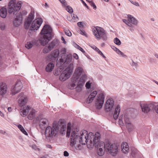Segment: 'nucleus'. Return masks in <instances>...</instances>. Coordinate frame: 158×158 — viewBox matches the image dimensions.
<instances>
[{"instance_id": "1", "label": "nucleus", "mask_w": 158, "mask_h": 158, "mask_svg": "<svg viewBox=\"0 0 158 158\" xmlns=\"http://www.w3.org/2000/svg\"><path fill=\"white\" fill-rule=\"evenodd\" d=\"M100 135L98 132L96 133L94 135L92 132L88 134L86 130L79 131L78 129L76 128L71 133L70 145L78 150L82 149L81 145L78 143L82 145L87 144L88 147L89 148H92L94 146L98 148L97 153L100 156L104 154L105 151L113 156L117 154L118 148L117 145L109 142L105 143L100 141Z\"/></svg>"}, {"instance_id": "2", "label": "nucleus", "mask_w": 158, "mask_h": 158, "mask_svg": "<svg viewBox=\"0 0 158 158\" xmlns=\"http://www.w3.org/2000/svg\"><path fill=\"white\" fill-rule=\"evenodd\" d=\"M66 130L65 123L60 120L58 123H54L52 127L48 126L45 130V135L47 137H51L53 136H56L58 131L62 135L65 134Z\"/></svg>"}, {"instance_id": "3", "label": "nucleus", "mask_w": 158, "mask_h": 158, "mask_svg": "<svg viewBox=\"0 0 158 158\" xmlns=\"http://www.w3.org/2000/svg\"><path fill=\"white\" fill-rule=\"evenodd\" d=\"M97 94L95 102V106L97 109H100L102 107L104 102L105 94L104 92L101 91L98 94L96 91L91 92L87 99L86 102L88 104L91 103Z\"/></svg>"}, {"instance_id": "4", "label": "nucleus", "mask_w": 158, "mask_h": 158, "mask_svg": "<svg viewBox=\"0 0 158 158\" xmlns=\"http://www.w3.org/2000/svg\"><path fill=\"white\" fill-rule=\"evenodd\" d=\"M40 34L43 35L40 41L42 45L46 44L50 40L53 35L52 29L48 25H45L42 30Z\"/></svg>"}, {"instance_id": "5", "label": "nucleus", "mask_w": 158, "mask_h": 158, "mask_svg": "<svg viewBox=\"0 0 158 158\" xmlns=\"http://www.w3.org/2000/svg\"><path fill=\"white\" fill-rule=\"evenodd\" d=\"M92 31L95 38L98 40L101 39L106 41L108 39L107 33L102 28L96 27L92 29Z\"/></svg>"}, {"instance_id": "6", "label": "nucleus", "mask_w": 158, "mask_h": 158, "mask_svg": "<svg viewBox=\"0 0 158 158\" xmlns=\"http://www.w3.org/2000/svg\"><path fill=\"white\" fill-rule=\"evenodd\" d=\"M73 64H70L69 66L61 73L60 76V80L61 81H64L71 76L73 72Z\"/></svg>"}, {"instance_id": "7", "label": "nucleus", "mask_w": 158, "mask_h": 158, "mask_svg": "<svg viewBox=\"0 0 158 158\" xmlns=\"http://www.w3.org/2000/svg\"><path fill=\"white\" fill-rule=\"evenodd\" d=\"M127 20L123 19L122 20L128 26L131 28L130 29L132 31L133 30L131 28L133 27L132 24L136 25L138 21L134 17L130 15H127Z\"/></svg>"}, {"instance_id": "8", "label": "nucleus", "mask_w": 158, "mask_h": 158, "mask_svg": "<svg viewBox=\"0 0 158 158\" xmlns=\"http://www.w3.org/2000/svg\"><path fill=\"white\" fill-rule=\"evenodd\" d=\"M15 3L16 0H11L8 5L7 10L9 14H13V15L16 14L18 12L15 10Z\"/></svg>"}, {"instance_id": "9", "label": "nucleus", "mask_w": 158, "mask_h": 158, "mask_svg": "<svg viewBox=\"0 0 158 158\" xmlns=\"http://www.w3.org/2000/svg\"><path fill=\"white\" fill-rule=\"evenodd\" d=\"M22 88V84L20 81H18L16 84L11 89V94L14 95L20 91Z\"/></svg>"}, {"instance_id": "10", "label": "nucleus", "mask_w": 158, "mask_h": 158, "mask_svg": "<svg viewBox=\"0 0 158 158\" xmlns=\"http://www.w3.org/2000/svg\"><path fill=\"white\" fill-rule=\"evenodd\" d=\"M42 20L40 18H38L35 19L32 23L30 28L31 31L37 30L40 27L42 23Z\"/></svg>"}, {"instance_id": "11", "label": "nucleus", "mask_w": 158, "mask_h": 158, "mask_svg": "<svg viewBox=\"0 0 158 158\" xmlns=\"http://www.w3.org/2000/svg\"><path fill=\"white\" fill-rule=\"evenodd\" d=\"M114 105V101L112 98H109L105 104L104 109L106 112L110 111L112 109Z\"/></svg>"}, {"instance_id": "12", "label": "nucleus", "mask_w": 158, "mask_h": 158, "mask_svg": "<svg viewBox=\"0 0 158 158\" xmlns=\"http://www.w3.org/2000/svg\"><path fill=\"white\" fill-rule=\"evenodd\" d=\"M142 111L145 113H148L150 110L153 111L154 104L152 103L144 104L141 105Z\"/></svg>"}, {"instance_id": "13", "label": "nucleus", "mask_w": 158, "mask_h": 158, "mask_svg": "<svg viewBox=\"0 0 158 158\" xmlns=\"http://www.w3.org/2000/svg\"><path fill=\"white\" fill-rule=\"evenodd\" d=\"M85 74V72L83 68L81 67H77L75 70L73 77H75V78L78 79L79 77L81 75Z\"/></svg>"}, {"instance_id": "14", "label": "nucleus", "mask_w": 158, "mask_h": 158, "mask_svg": "<svg viewBox=\"0 0 158 158\" xmlns=\"http://www.w3.org/2000/svg\"><path fill=\"white\" fill-rule=\"evenodd\" d=\"M34 12L31 11L30 12L27 19L25 22L24 27L25 29H27L29 28L32 21L34 19Z\"/></svg>"}, {"instance_id": "15", "label": "nucleus", "mask_w": 158, "mask_h": 158, "mask_svg": "<svg viewBox=\"0 0 158 158\" xmlns=\"http://www.w3.org/2000/svg\"><path fill=\"white\" fill-rule=\"evenodd\" d=\"M23 17L21 13H19L13 21V24L15 27H18L22 23Z\"/></svg>"}, {"instance_id": "16", "label": "nucleus", "mask_w": 158, "mask_h": 158, "mask_svg": "<svg viewBox=\"0 0 158 158\" xmlns=\"http://www.w3.org/2000/svg\"><path fill=\"white\" fill-rule=\"evenodd\" d=\"M18 103L20 106H23L25 105L27 101V98L24 93L22 92L19 94L18 96Z\"/></svg>"}, {"instance_id": "17", "label": "nucleus", "mask_w": 158, "mask_h": 158, "mask_svg": "<svg viewBox=\"0 0 158 158\" xmlns=\"http://www.w3.org/2000/svg\"><path fill=\"white\" fill-rule=\"evenodd\" d=\"M123 115H121L118 118V122L120 125L123 126L125 123L127 125L131 123L127 115H124L123 120Z\"/></svg>"}, {"instance_id": "18", "label": "nucleus", "mask_w": 158, "mask_h": 158, "mask_svg": "<svg viewBox=\"0 0 158 158\" xmlns=\"http://www.w3.org/2000/svg\"><path fill=\"white\" fill-rule=\"evenodd\" d=\"M39 119V125L42 129H44L47 127L48 124V121L46 118H41L40 117L38 118Z\"/></svg>"}, {"instance_id": "19", "label": "nucleus", "mask_w": 158, "mask_h": 158, "mask_svg": "<svg viewBox=\"0 0 158 158\" xmlns=\"http://www.w3.org/2000/svg\"><path fill=\"white\" fill-rule=\"evenodd\" d=\"M8 92L7 85L5 83H2L0 84V96H4Z\"/></svg>"}, {"instance_id": "20", "label": "nucleus", "mask_w": 158, "mask_h": 158, "mask_svg": "<svg viewBox=\"0 0 158 158\" xmlns=\"http://www.w3.org/2000/svg\"><path fill=\"white\" fill-rule=\"evenodd\" d=\"M60 54L59 56L58 59H59V60L61 63H64L65 62V60L64 58L66 56V49L65 48H62L60 52Z\"/></svg>"}, {"instance_id": "21", "label": "nucleus", "mask_w": 158, "mask_h": 158, "mask_svg": "<svg viewBox=\"0 0 158 158\" xmlns=\"http://www.w3.org/2000/svg\"><path fill=\"white\" fill-rule=\"evenodd\" d=\"M121 148L122 152L125 154H127L129 152V147L126 142L122 144Z\"/></svg>"}, {"instance_id": "22", "label": "nucleus", "mask_w": 158, "mask_h": 158, "mask_svg": "<svg viewBox=\"0 0 158 158\" xmlns=\"http://www.w3.org/2000/svg\"><path fill=\"white\" fill-rule=\"evenodd\" d=\"M86 77L87 76L86 74L81 75L77 83L79 84V87H81L83 86L86 79Z\"/></svg>"}, {"instance_id": "23", "label": "nucleus", "mask_w": 158, "mask_h": 158, "mask_svg": "<svg viewBox=\"0 0 158 158\" xmlns=\"http://www.w3.org/2000/svg\"><path fill=\"white\" fill-rule=\"evenodd\" d=\"M78 81V79H77V78H75V77H72L71 82L69 86L70 89H72L76 87V85L77 84Z\"/></svg>"}, {"instance_id": "24", "label": "nucleus", "mask_w": 158, "mask_h": 158, "mask_svg": "<svg viewBox=\"0 0 158 158\" xmlns=\"http://www.w3.org/2000/svg\"><path fill=\"white\" fill-rule=\"evenodd\" d=\"M60 52L59 50L57 49L53 51L51 53V58L54 60H56L57 59V60H58L59 59H58V58L59 57V54Z\"/></svg>"}, {"instance_id": "25", "label": "nucleus", "mask_w": 158, "mask_h": 158, "mask_svg": "<svg viewBox=\"0 0 158 158\" xmlns=\"http://www.w3.org/2000/svg\"><path fill=\"white\" fill-rule=\"evenodd\" d=\"M7 14V9L6 7H3L0 10V16L3 18H5Z\"/></svg>"}, {"instance_id": "26", "label": "nucleus", "mask_w": 158, "mask_h": 158, "mask_svg": "<svg viewBox=\"0 0 158 158\" xmlns=\"http://www.w3.org/2000/svg\"><path fill=\"white\" fill-rule=\"evenodd\" d=\"M120 110V106L118 105L115 108L113 117L114 119H116L118 118V115Z\"/></svg>"}, {"instance_id": "27", "label": "nucleus", "mask_w": 158, "mask_h": 158, "mask_svg": "<svg viewBox=\"0 0 158 158\" xmlns=\"http://www.w3.org/2000/svg\"><path fill=\"white\" fill-rule=\"evenodd\" d=\"M29 110V107L28 106H25L24 107L22 111L20 112L21 115L23 117L26 116L28 113Z\"/></svg>"}, {"instance_id": "28", "label": "nucleus", "mask_w": 158, "mask_h": 158, "mask_svg": "<svg viewBox=\"0 0 158 158\" xmlns=\"http://www.w3.org/2000/svg\"><path fill=\"white\" fill-rule=\"evenodd\" d=\"M54 67V64L50 63L47 65L45 68L46 71L47 72H50L52 71Z\"/></svg>"}, {"instance_id": "29", "label": "nucleus", "mask_w": 158, "mask_h": 158, "mask_svg": "<svg viewBox=\"0 0 158 158\" xmlns=\"http://www.w3.org/2000/svg\"><path fill=\"white\" fill-rule=\"evenodd\" d=\"M35 116V110L34 109H32L28 115V118L31 120L33 119Z\"/></svg>"}, {"instance_id": "30", "label": "nucleus", "mask_w": 158, "mask_h": 158, "mask_svg": "<svg viewBox=\"0 0 158 158\" xmlns=\"http://www.w3.org/2000/svg\"><path fill=\"white\" fill-rule=\"evenodd\" d=\"M64 58L66 59L65 60V62L64 63H66L67 64H68L72 61V55L71 54H69L67 55Z\"/></svg>"}, {"instance_id": "31", "label": "nucleus", "mask_w": 158, "mask_h": 158, "mask_svg": "<svg viewBox=\"0 0 158 158\" xmlns=\"http://www.w3.org/2000/svg\"><path fill=\"white\" fill-rule=\"evenodd\" d=\"M71 123H69L68 124L67 127V131L66 132V136L67 137H69L70 135V131H71Z\"/></svg>"}, {"instance_id": "32", "label": "nucleus", "mask_w": 158, "mask_h": 158, "mask_svg": "<svg viewBox=\"0 0 158 158\" xmlns=\"http://www.w3.org/2000/svg\"><path fill=\"white\" fill-rule=\"evenodd\" d=\"M57 43L58 41L56 40H54L48 44V46H49L50 48L52 49Z\"/></svg>"}, {"instance_id": "33", "label": "nucleus", "mask_w": 158, "mask_h": 158, "mask_svg": "<svg viewBox=\"0 0 158 158\" xmlns=\"http://www.w3.org/2000/svg\"><path fill=\"white\" fill-rule=\"evenodd\" d=\"M19 129L22 131L24 134L26 135H27L28 134L23 128V127L20 124H19L17 126Z\"/></svg>"}, {"instance_id": "34", "label": "nucleus", "mask_w": 158, "mask_h": 158, "mask_svg": "<svg viewBox=\"0 0 158 158\" xmlns=\"http://www.w3.org/2000/svg\"><path fill=\"white\" fill-rule=\"evenodd\" d=\"M126 126L129 131H131L135 128L134 125L131 123L127 125Z\"/></svg>"}, {"instance_id": "35", "label": "nucleus", "mask_w": 158, "mask_h": 158, "mask_svg": "<svg viewBox=\"0 0 158 158\" xmlns=\"http://www.w3.org/2000/svg\"><path fill=\"white\" fill-rule=\"evenodd\" d=\"M130 64L134 70L136 69L138 66V64L136 62H134L133 60H132L131 62L130 63Z\"/></svg>"}, {"instance_id": "36", "label": "nucleus", "mask_w": 158, "mask_h": 158, "mask_svg": "<svg viewBox=\"0 0 158 158\" xmlns=\"http://www.w3.org/2000/svg\"><path fill=\"white\" fill-rule=\"evenodd\" d=\"M15 10L18 12L22 6L21 2V1L19 2L17 4L15 3Z\"/></svg>"}, {"instance_id": "37", "label": "nucleus", "mask_w": 158, "mask_h": 158, "mask_svg": "<svg viewBox=\"0 0 158 158\" xmlns=\"http://www.w3.org/2000/svg\"><path fill=\"white\" fill-rule=\"evenodd\" d=\"M33 46V44H32L31 41L27 42L25 44V47L28 49H29L31 48Z\"/></svg>"}, {"instance_id": "38", "label": "nucleus", "mask_w": 158, "mask_h": 158, "mask_svg": "<svg viewBox=\"0 0 158 158\" xmlns=\"http://www.w3.org/2000/svg\"><path fill=\"white\" fill-rule=\"evenodd\" d=\"M66 7V10L70 13H72L73 12V10L72 8L70 7V6H65Z\"/></svg>"}, {"instance_id": "39", "label": "nucleus", "mask_w": 158, "mask_h": 158, "mask_svg": "<svg viewBox=\"0 0 158 158\" xmlns=\"http://www.w3.org/2000/svg\"><path fill=\"white\" fill-rule=\"evenodd\" d=\"M52 49L50 48L49 46H45L44 49V52L47 53L51 51Z\"/></svg>"}, {"instance_id": "40", "label": "nucleus", "mask_w": 158, "mask_h": 158, "mask_svg": "<svg viewBox=\"0 0 158 158\" xmlns=\"http://www.w3.org/2000/svg\"><path fill=\"white\" fill-rule=\"evenodd\" d=\"M114 43L118 45H120L121 43L120 41L117 38L114 39Z\"/></svg>"}, {"instance_id": "41", "label": "nucleus", "mask_w": 158, "mask_h": 158, "mask_svg": "<svg viewBox=\"0 0 158 158\" xmlns=\"http://www.w3.org/2000/svg\"><path fill=\"white\" fill-rule=\"evenodd\" d=\"M117 53L123 57H126V56L125 55L123 52H121L119 49L116 52Z\"/></svg>"}, {"instance_id": "42", "label": "nucleus", "mask_w": 158, "mask_h": 158, "mask_svg": "<svg viewBox=\"0 0 158 158\" xmlns=\"http://www.w3.org/2000/svg\"><path fill=\"white\" fill-rule=\"evenodd\" d=\"M33 149L35 150H38L39 151L40 150V149L37 148L36 145L35 144H33L32 145H30V146Z\"/></svg>"}, {"instance_id": "43", "label": "nucleus", "mask_w": 158, "mask_h": 158, "mask_svg": "<svg viewBox=\"0 0 158 158\" xmlns=\"http://www.w3.org/2000/svg\"><path fill=\"white\" fill-rule=\"evenodd\" d=\"M65 34L69 36H70L72 35L71 33L69 30H66L64 31Z\"/></svg>"}, {"instance_id": "44", "label": "nucleus", "mask_w": 158, "mask_h": 158, "mask_svg": "<svg viewBox=\"0 0 158 158\" xmlns=\"http://www.w3.org/2000/svg\"><path fill=\"white\" fill-rule=\"evenodd\" d=\"M71 16L72 18L75 19V22L79 20L78 18L77 15H75L73 14L72 15H71Z\"/></svg>"}, {"instance_id": "45", "label": "nucleus", "mask_w": 158, "mask_h": 158, "mask_svg": "<svg viewBox=\"0 0 158 158\" xmlns=\"http://www.w3.org/2000/svg\"><path fill=\"white\" fill-rule=\"evenodd\" d=\"M62 4L63 6H65L67 5V3L65 0H59Z\"/></svg>"}, {"instance_id": "46", "label": "nucleus", "mask_w": 158, "mask_h": 158, "mask_svg": "<svg viewBox=\"0 0 158 158\" xmlns=\"http://www.w3.org/2000/svg\"><path fill=\"white\" fill-rule=\"evenodd\" d=\"M131 3L133 4L134 5L139 6V3L133 1L131 0H128Z\"/></svg>"}, {"instance_id": "47", "label": "nucleus", "mask_w": 158, "mask_h": 158, "mask_svg": "<svg viewBox=\"0 0 158 158\" xmlns=\"http://www.w3.org/2000/svg\"><path fill=\"white\" fill-rule=\"evenodd\" d=\"M76 48L79 50L80 51H81V52H82L84 53L85 52V51L83 50V49L81 47L79 46V45H77V44H76Z\"/></svg>"}, {"instance_id": "48", "label": "nucleus", "mask_w": 158, "mask_h": 158, "mask_svg": "<svg viewBox=\"0 0 158 158\" xmlns=\"http://www.w3.org/2000/svg\"><path fill=\"white\" fill-rule=\"evenodd\" d=\"M153 107V110H154L158 114V105L154 104Z\"/></svg>"}, {"instance_id": "49", "label": "nucleus", "mask_w": 158, "mask_h": 158, "mask_svg": "<svg viewBox=\"0 0 158 158\" xmlns=\"http://www.w3.org/2000/svg\"><path fill=\"white\" fill-rule=\"evenodd\" d=\"M78 32L79 33H80V34H82V35H85V32L84 31H82L80 29H79V30H78Z\"/></svg>"}, {"instance_id": "50", "label": "nucleus", "mask_w": 158, "mask_h": 158, "mask_svg": "<svg viewBox=\"0 0 158 158\" xmlns=\"http://www.w3.org/2000/svg\"><path fill=\"white\" fill-rule=\"evenodd\" d=\"M90 83L89 82H86L85 85V87L87 89H89L90 87Z\"/></svg>"}, {"instance_id": "51", "label": "nucleus", "mask_w": 158, "mask_h": 158, "mask_svg": "<svg viewBox=\"0 0 158 158\" xmlns=\"http://www.w3.org/2000/svg\"><path fill=\"white\" fill-rule=\"evenodd\" d=\"M77 25L80 27H83V26L82 24V22H78L77 23Z\"/></svg>"}, {"instance_id": "52", "label": "nucleus", "mask_w": 158, "mask_h": 158, "mask_svg": "<svg viewBox=\"0 0 158 158\" xmlns=\"http://www.w3.org/2000/svg\"><path fill=\"white\" fill-rule=\"evenodd\" d=\"M82 87H79V84H77V85L76 87L77 90V91H80L81 90Z\"/></svg>"}, {"instance_id": "53", "label": "nucleus", "mask_w": 158, "mask_h": 158, "mask_svg": "<svg viewBox=\"0 0 158 158\" xmlns=\"http://www.w3.org/2000/svg\"><path fill=\"white\" fill-rule=\"evenodd\" d=\"M97 49H98V54L102 55L103 58H105V56L103 55L102 52L98 48Z\"/></svg>"}, {"instance_id": "54", "label": "nucleus", "mask_w": 158, "mask_h": 158, "mask_svg": "<svg viewBox=\"0 0 158 158\" xmlns=\"http://www.w3.org/2000/svg\"><path fill=\"white\" fill-rule=\"evenodd\" d=\"M38 41H37L35 40H33L31 41V42L32 43V44H33V45L34 44H35L36 45H38Z\"/></svg>"}, {"instance_id": "55", "label": "nucleus", "mask_w": 158, "mask_h": 158, "mask_svg": "<svg viewBox=\"0 0 158 158\" xmlns=\"http://www.w3.org/2000/svg\"><path fill=\"white\" fill-rule=\"evenodd\" d=\"M90 3L91 6L93 7L94 9H95L96 8V6L93 2Z\"/></svg>"}, {"instance_id": "56", "label": "nucleus", "mask_w": 158, "mask_h": 158, "mask_svg": "<svg viewBox=\"0 0 158 158\" xmlns=\"http://www.w3.org/2000/svg\"><path fill=\"white\" fill-rule=\"evenodd\" d=\"M21 13L22 16L23 15H26L27 13V11L25 10H23L21 13Z\"/></svg>"}, {"instance_id": "57", "label": "nucleus", "mask_w": 158, "mask_h": 158, "mask_svg": "<svg viewBox=\"0 0 158 158\" xmlns=\"http://www.w3.org/2000/svg\"><path fill=\"white\" fill-rule=\"evenodd\" d=\"M64 155L65 156H69V153L67 151H65L64 152Z\"/></svg>"}, {"instance_id": "58", "label": "nucleus", "mask_w": 158, "mask_h": 158, "mask_svg": "<svg viewBox=\"0 0 158 158\" xmlns=\"http://www.w3.org/2000/svg\"><path fill=\"white\" fill-rule=\"evenodd\" d=\"M111 48L113 50H114L116 52H117V51L118 50V48H116V47H115L114 46H113L111 47Z\"/></svg>"}, {"instance_id": "59", "label": "nucleus", "mask_w": 158, "mask_h": 158, "mask_svg": "<svg viewBox=\"0 0 158 158\" xmlns=\"http://www.w3.org/2000/svg\"><path fill=\"white\" fill-rule=\"evenodd\" d=\"M54 75L56 76H57L59 75V73L58 71V70H56L54 72Z\"/></svg>"}, {"instance_id": "60", "label": "nucleus", "mask_w": 158, "mask_h": 158, "mask_svg": "<svg viewBox=\"0 0 158 158\" xmlns=\"http://www.w3.org/2000/svg\"><path fill=\"white\" fill-rule=\"evenodd\" d=\"M73 56L76 59H77L78 58V56L77 54L75 53L73 54Z\"/></svg>"}, {"instance_id": "61", "label": "nucleus", "mask_w": 158, "mask_h": 158, "mask_svg": "<svg viewBox=\"0 0 158 158\" xmlns=\"http://www.w3.org/2000/svg\"><path fill=\"white\" fill-rule=\"evenodd\" d=\"M82 2V3L87 8H88V6L87 5L86 3L83 0H80Z\"/></svg>"}, {"instance_id": "62", "label": "nucleus", "mask_w": 158, "mask_h": 158, "mask_svg": "<svg viewBox=\"0 0 158 158\" xmlns=\"http://www.w3.org/2000/svg\"><path fill=\"white\" fill-rule=\"evenodd\" d=\"M92 48L93 49H94L95 50H96L98 53V49H97L98 48H97L96 46H93L92 47Z\"/></svg>"}, {"instance_id": "63", "label": "nucleus", "mask_w": 158, "mask_h": 158, "mask_svg": "<svg viewBox=\"0 0 158 158\" xmlns=\"http://www.w3.org/2000/svg\"><path fill=\"white\" fill-rule=\"evenodd\" d=\"M158 138V136H157L156 134L154 136V138L155 139H157Z\"/></svg>"}, {"instance_id": "64", "label": "nucleus", "mask_w": 158, "mask_h": 158, "mask_svg": "<svg viewBox=\"0 0 158 158\" xmlns=\"http://www.w3.org/2000/svg\"><path fill=\"white\" fill-rule=\"evenodd\" d=\"M8 110L9 112L11 111V107H8Z\"/></svg>"}]
</instances>
